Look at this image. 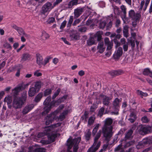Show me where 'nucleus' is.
<instances>
[{
	"instance_id": "obj_19",
	"label": "nucleus",
	"mask_w": 152,
	"mask_h": 152,
	"mask_svg": "<svg viewBox=\"0 0 152 152\" xmlns=\"http://www.w3.org/2000/svg\"><path fill=\"white\" fill-rule=\"evenodd\" d=\"M55 103L54 102H52L50 103V104L45 105V106L44 108V111L42 113V115L43 113H47L50 110L52 107V106L54 105Z\"/></svg>"
},
{
	"instance_id": "obj_21",
	"label": "nucleus",
	"mask_w": 152,
	"mask_h": 152,
	"mask_svg": "<svg viewBox=\"0 0 152 152\" xmlns=\"http://www.w3.org/2000/svg\"><path fill=\"white\" fill-rule=\"evenodd\" d=\"M39 91L34 87L30 88L28 91V95L29 96L32 97L34 96Z\"/></svg>"
},
{
	"instance_id": "obj_18",
	"label": "nucleus",
	"mask_w": 152,
	"mask_h": 152,
	"mask_svg": "<svg viewBox=\"0 0 152 152\" xmlns=\"http://www.w3.org/2000/svg\"><path fill=\"white\" fill-rule=\"evenodd\" d=\"M104 42L105 45H107V50H110L112 48L113 43L112 42L109 41V39L107 37H106L104 39Z\"/></svg>"
},
{
	"instance_id": "obj_4",
	"label": "nucleus",
	"mask_w": 152,
	"mask_h": 152,
	"mask_svg": "<svg viewBox=\"0 0 152 152\" xmlns=\"http://www.w3.org/2000/svg\"><path fill=\"white\" fill-rule=\"evenodd\" d=\"M101 133V130H99L94 137L93 145L88 150L87 152H95L98 149L100 146L101 142L98 141V140L100 137Z\"/></svg>"
},
{
	"instance_id": "obj_52",
	"label": "nucleus",
	"mask_w": 152,
	"mask_h": 152,
	"mask_svg": "<svg viewBox=\"0 0 152 152\" xmlns=\"http://www.w3.org/2000/svg\"><path fill=\"white\" fill-rule=\"evenodd\" d=\"M42 74L41 72H39L37 70L36 71L34 72V75L37 77H39L41 76Z\"/></svg>"
},
{
	"instance_id": "obj_3",
	"label": "nucleus",
	"mask_w": 152,
	"mask_h": 152,
	"mask_svg": "<svg viewBox=\"0 0 152 152\" xmlns=\"http://www.w3.org/2000/svg\"><path fill=\"white\" fill-rule=\"evenodd\" d=\"M61 125V123H58L56 124H54L50 126H48L45 128L44 133L45 134L48 135V140L50 142H53L55 140V138L57 137V134H55L52 133L50 134V132H53L54 129Z\"/></svg>"
},
{
	"instance_id": "obj_45",
	"label": "nucleus",
	"mask_w": 152,
	"mask_h": 152,
	"mask_svg": "<svg viewBox=\"0 0 152 152\" xmlns=\"http://www.w3.org/2000/svg\"><path fill=\"white\" fill-rule=\"evenodd\" d=\"M106 23L104 21L101 22L99 24V26L100 28L103 29L106 25Z\"/></svg>"
},
{
	"instance_id": "obj_2",
	"label": "nucleus",
	"mask_w": 152,
	"mask_h": 152,
	"mask_svg": "<svg viewBox=\"0 0 152 152\" xmlns=\"http://www.w3.org/2000/svg\"><path fill=\"white\" fill-rule=\"evenodd\" d=\"M27 98L26 93H23L20 97L13 99L12 102V107L15 110L21 109L25 102Z\"/></svg>"
},
{
	"instance_id": "obj_56",
	"label": "nucleus",
	"mask_w": 152,
	"mask_h": 152,
	"mask_svg": "<svg viewBox=\"0 0 152 152\" xmlns=\"http://www.w3.org/2000/svg\"><path fill=\"white\" fill-rule=\"evenodd\" d=\"M78 0H72L71 1L72 4L73 6L77 5L78 4Z\"/></svg>"
},
{
	"instance_id": "obj_50",
	"label": "nucleus",
	"mask_w": 152,
	"mask_h": 152,
	"mask_svg": "<svg viewBox=\"0 0 152 152\" xmlns=\"http://www.w3.org/2000/svg\"><path fill=\"white\" fill-rule=\"evenodd\" d=\"M113 41L114 42L115 44V48H116L120 45L121 43L116 39H114Z\"/></svg>"
},
{
	"instance_id": "obj_20",
	"label": "nucleus",
	"mask_w": 152,
	"mask_h": 152,
	"mask_svg": "<svg viewBox=\"0 0 152 152\" xmlns=\"http://www.w3.org/2000/svg\"><path fill=\"white\" fill-rule=\"evenodd\" d=\"M112 98V96H111L109 97L106 96H103L102 98L103 104L105 105H108L110 103V101Z\"/></svg>"
},
{
	"instance_id": "obj_14",
	"label": "nucleus",
	"mask_w": 152,
	"mask_h": 152,
	"mask_svg": "<svg viewBox=\"0 0 152 152\" xmlns=\"http://www.w3.org/2000/svg\"><path fill=\"white\" fill-rule=\"evenodd\" d=\"M84 10V8L80 7H78L74 10V18H77L81 14Z\"/></svg>"
},
{
	"instance_id": "obj_12",
	"label": "nucleus",
	"mask_w": 152,
	"mask_h": 152,
	"mask_svg": "<svg viewBox=\"0 0 152 152\" xmlns=\"http://www.w3.org/2000/svg\"><path fill=\"white\" fill-rule=\"evenodd\" d=\"M12 27L17 30L18 33L20 35H23L26 37H28L29 35L26 34L23 30L20 27H18L15 25H13Z\"/></svg>"
},
{
	"instance_id": "obj_24",
	"label": "nucleus",
	"mask_w": 152,
	"mask_h": 152,
	"mask_svg": "<svg viewBox=\"0 0 152 152\" xmlns=\"http://www.w3.org/2000/svg\"><path fill=\"white\" fill-rule=\"evenodd\" d=\"M133 132V131L132 129H130L126 133L125 137V140L130 139L132 138Z\"/></svg>"
},
{
	"instance_id": "obj_37",
	"label": "nucleus",
	"mask_w": 152,
	"mask_h": 152,
	"mask_svg": "<svg viewBox=\"0 0 152 152\" xmlns=\"http://www.w3.org/2000/svg\"><path fill=\"white\" fill-rule=\"evenodd\" d=\"M95 119V117L94 116H92L90 117L88 121V124L89 125L92 124L94 122Z\"/></svg>"
},
{
	"instance_id": "obj_43",
	"label": "nucleus",
	"mask_w": 152,
	"mask_h": 152,
	"mask_svg": "<svg viewBox=\"0 0 152 152\" xmlns=\"http://www.w3.org/2000/svg\"><path fill=\"white\" fill-rule=\"evenodd\" d=\"M45 149L43 148H39L34 150V152H45Z\"/></svg>"
},
{
	"instance_id": "obj_10",
	"label": "nucleus",
	"mask_w": 152,
	"mask_h": 152,
	"mask_svg": "<svg viewBox=\"0 0 152 152\" xmlns=\"http://www.w3.org/2000/svg\"><path fill=\"white\" fill-rule=\"evenodd\" d=\"M53 6L50 2H48L45 4L42 7V13H45L48 11H50L54 7Z\"/></svg>"
},
{
	"instance_id": "obj_27",
	"label": "nucleus",
	"mask_w": 152,
	"mask_h": 152,
	"mask_svg": "<svg viewBox=\"0 0 152 152\" xmlns=\"http://www.w3.org/2000/svg\"><path fill=\"white\" fill-rule=\"evenodd\" d=\"M22 88V86H19L14 88L12 90V93L14 95L17 94L20 91Z\"/></svg>"
},
{
	"instance_id": "obj_48",
	"label": "nucleus",
	"mask_w": 152,
	"mask_h": 152,
	"mask_svg": "<svg viewBox=\"0 0 152 152\" xmlns=\"http://www.w3.org/2000/svg\"><path fill=\"white\" fill-rule=\"evenodd\" d=\"M121 8L123 13V15H126V7L124 5H122L121 7Z\"/></svg>"
},
{
	"instance_id": "obj_55",
	"label": "nucleus",
	"mask_w": 152,
	"mask_h": 152,
	"mask_svg": "<svg viewBox=\"0 0 152 152\" xmlns=\"http://www.w3.org/2000/svg\"><path fill=\"white\" fill-rule=\"evenodd\" d=\"M134 142V141H130L127 142L126 145V147H128L130 145H133Z\"/></svg>"
},
{
	"instance_id": "obj_49",
	"label": "nucleus",
	"mask_w": 152,
	"mask_h": 152,
	"mask_svg": "<svg viewBox=\"0 0 152 152\" xmlns=\"http://www.w3.org/2000/svg\"><path fill=\"white\" fill-rule=\"evenodd\" d=\"M66 23V20L64 21L61 23L60 28L61 29H63L65 26Z\"/></svg>"
},
{
	"instance_id": "obj_8",
	"label": "nucleus",
	"mask_w": 152,
	"mask_h": 152,
	"mask_svg": "<svg viewBox=\"0 0 152 152\" xmlns=\"http://www.w3.org/2000/svg\"><path fill=\"white\" fill-rule=\"evenodd\" d=\"M129 15L130 18L136 21L139 20L141 17V15L140 14H135L133 10H131L129 11Z\"/></svg>"
},
{
	"instance_id": "obj_60",
	"label": "nucleus",
	"mask_w": 152,
	"mask_h": 152,
	"mask_svg": "<svg viewBox=\"0 0 152 152\" xmlns=\"http://www.w3.org/2000/svg\"><path fill=\"white\" fill-rule=\"evenodd\" d=\"M49 59L48 58H46L44 60V62H43V65L45 66L47 63H48L49 61Z\"/></svg>"
},
{
	"instance_id": "obj_34",
	"label": "nucleus",
	"mask_w": 152,
	"mask_h": 152,
	"mask_svg": "<svg viewBox=\"0 0 152 152\" xmlns=\"http://www.w3.org/2000/svg\"><path fill=\"white\" fill-rule=\"evenodd\" d=\"M121 18L124 23L127 24L129 23V19L126 17V15H123Z\"/></svg>"
},
{
	"instance_id": "obj_63",
	"label": "nucleus",
	"mask_w": 152,
	"mask_h": 152,
	"mask_svg": "<svg viewBox=\"0 0 152 152\" xmlns=\"http://www.w3.org/2000/svg\"><path fill=\"white\" fill-rule=\"evenodd\" d=\"M120 41L121 44L124 45L126 44L125 39L124 38L121 39Z\"/></svg>"
},
{
	"instance_id": "obj_6",
	"label": "nucleus",
	"mask_w": 152,
	"mask_h": 152,
	"mask_svg": "<svg viewBox=\"0 0 152 152\" xmlns=\"http://www.w3.org/2000/svg\"><path fill=\"white\" fill-rule=\"evenodd\" d=\"M59 111L56 110L51 114L47 115L45 118L46 120L45 124L46 125H48L52 123L54 120L57 118V114L59 113Z\"/></svg>"
},
{
	"instance_id": "obj_22",
	"label": "nucleus",
	"mask_w": 152,
	"mask_h": 152,
	"mask_svg": "<svg viewBox=\"0 0 152 152\" xmlns=\"http://www.w3.org/2000/svg\"><path fill=\"white\" fill-rule=\"evenodd\" d=\"M31 58V55L27 53H26L22 55L21 57V61H25L29 60Z\"/></svg>"
},
{
	"instance_id": "obj_40",
	"label": "nucleus",
	"mask_w": 152,
	"mask_h": 152,
	"mask_svg": "<svg viewBox=\"0 0 152 152\" xmlns=\"http://www.w3.org/2000/svg\"><path fill=\"white\" fill-rule=\"evenodd\" d=\"M52 92V90L50 89H48L45 90L44 91V96H46L50 94Z\"/></svg>"
},
{
	"instance_id": "obj_38",
	"label": "nucleus",
	"mask_w": 152,
	"mask_h": 152,
	"mask_svg": "<svg viewBox=\"0 0 152 152\" xmlns=\"http://www.w3.org/2000/svg\"><path fill=\"white\" fill-rule=\"evenodd\" d=\"M73 21V17L72 16H70L69 18L67 24V27H70Z\"/></svg>"
},
{
	"instance_id": "obj_28",
	"label": "nucleus",
	"mask_w": 152,
	"mask_h": 152,
	"mask_svg": "<svg viewBox=\"0 0 152 152\" xmlns=\"http://www.w3.org/2000/svg\"><path fill=\"white\" fill-rule=\"evenodd\" d=\"M12 96H8L5 97L4 99V102H7V104H10L12 101Z\"/></svg>"
},
{
	"instance_id": "obj_5",
	"label": "nucleus",
	"mask_w": 152,
	"mask_h": 152,
	"mask_svg": "<svg viewBox=\"0 0 152 152\" xmlns=\"http://www.w3.org/2000/svg\"><path fill=\"white\" fill-rule=\"evenodd\" d=\"M81 140L80 137H77L74 139H72L71 137L69 138L67 140V145L68 147V149L70 150L71 149L73 145H74L73 147V152H77L78 147V145L79 143Z\"/></svg>"
},
{
	"instance_id": "obj_29",
	"label": "nucleus",
	"mask_w": 152,
	"mask_h": 152,
	"mask_svg": "<svg viewBox=\"0 0 152 152\" xmlns=\"http://www.w3.org/2000/svg\"><path fill=\"white\" fill-rule=\"evenodd\" d=\"M91 134L90 130L87 129L85 133V137L87 140H88L90 139Z\"/></svg>"
},
{
	"instance_id": "obj_23",
	"label": "nucleus",
	"mask_w": 152,
	"mask_h": 152,
	"mask_svg": "<svg viewBox=\"0 0 152 152\" xmlns=\"http://www.w3.org/2000/svg\"><path fill=\"white\" fill-rule=\"evenodd\" d=\"M49 37V36L48 34L45 31H42L39 37V39L42 41H45L48 39Z\"/></svg>"
},
{
	"instance_id": "obj_58",
	"label": "nucleus",
	"mask_w": 152,
	"mask_h": 152,
	"mask_svg": "<svg viewBox=\"0 0 152 152\" xmlns=\"http://www.w3.org/2000/svg\"><path fill=\"white\" fill-rule=\"evenodd\" d=\"M62 0H56L53 4L54 7L62 1Z\"/></svg>"
},
{
	"instance_id": "obj_16",
	"label": "nucleus",
	"mask_w": 152,
	"mask_h": 152,
	"mask_svg": "<svg viewBox=\"0 0 152 152\" xmlns=\"http://www.w3.org/2000/svg\"><path fill=\"white\" fill-rule=\"evenodd\" d=\"M72 33L70 35V37L71 39L73 40H78L80 38V36L77 33V31L75 30H72Z\"/></svg>"
},
{
	"instance_id": "obj_51",
	"label": "nucleus",
	"mask_w": 152,
	"mask_h": 152,
	"mask_svg": "<svg viewBox=\"0 0 152 152\" xmlns=\"http://www.w3.org/2000/svg\"><path fill=\"white\" fill-rule=\"evenodd\" d=\"M129 118H134L135 119H136L137 117L135 114L134 112H132L130 115H129Z\"/></svg>"
},
{
	"instance_id": "obj_53",
	"label": "nucleus",
	"mask_w": 152,
	"mask_h": 152,
	"mask_svg": "<svg viewBox=\"0 0 152 152\" xmlns=\"http://www.w3.org/2000/svg\"><path fill=\"white\" fill-rule=\"evenodd\" d=\"M80 21L81 20L80 19H76L74 21L72 25L73 26H75L77 24H78L79 23Z\"/></svg>"
},
{
	"instance_id": "obj_57",
	"label": "nucleus",
	"mask_w": 152,
	"mask_h": 152,
	"mask_svg": "<svg viewBox=\"0 0 152 152\" xmlns=\"http://www.w3.org/2000/svg\"><path fill=\"white\" fill-rule=\"evenodd\" d=\"M108 146V145L104 144L103 145L102 148L101 149V150L103 151H105L107 148Z\"/></svg>"
},
{
	"instance_id": "obj_26",
	"label": "nucleus",
	"mask_w": 152,
	"mask_h": 152,
	"mask_svg": "<svg viewBox=\"0 0 152 152\" xmlns=\"http://www.w3.org/2000/svg\"><path fill=\"white\" fill-rule=\"evenodd\" d=\"M129 27L127 25H125L123 27V33L124 37L127 38L129 36Z\"/></svg>"
},
{
	"instance_id": "obj_59",
	"label": "nucleus",
	"mask_w": 152,
	"mask_h": 152,
	"mask_svg": "<svg viewBox=\"0 0 152 152\" xmlns=\"http://www.w3.org/2000/svg\"><path fill=\"white\" fill-rule=\"evenodd\" d=\"M55 20V19L53 18L52 17L50 18L48 20L49 23H53Z\"/></svg>"
},
{
	"instance_id": "obj_33",
	"label": "nucleus",
	"mask_w": 152,
	"mask_h": 152,
	"mask_svg": "<svg viewBox=\"0 0 152 152\" xmlns=\"http://www.w3.org/2000/svg\"><path fill=\"white\" fill-rule=\"evenodd\" d=\"M94 43V38L92 37H90L87 41V43L88 45L89 46H91L93 45Z\"/></svg>"
},
{
	"instance_id": "obj_61",
	"label": "nucleus",
	"mask_w": 152,
	"mask_h": 152,
	"mask_svg": "<svg viewBox=\"0 0 152 152\" xmlns=\"http://www.w3.org/2000/svg\"><path fill=\"white\" fill-rule=\"evenodd\" d=\"M86 28L83 27L79 29V31L81 32H84L86 31Z\"/></svg>"
},
{
	"instance_id": "obj_32",
	"label": "nucleus",
	"mask_w": 152,
	"mask_h": 152,
	"mask_svg": "<svg viewBox=\"0 0 152 152\" xmlns=\"http://www.w3.org/2000/svg\"><path fill=\"white\" fill-rule=\"evenodd\" d=\"M102 31H97L95 35V37H97L98 41H100L102 37Z\"/></svg>"
},
{
	"instance_id": "obj_41",
	"label": "nucleus",
	"mask_w": 152,
	"mask_h": 152,
	"mask_svg": "<svg viewBox=\"0 0 152 152\" xmlns=\"http://www.w3.org/2000/svg\"><path fill=\"white\" fill-rule=\"evenodd\" d=\"M141 120L144 123H147L149 121V120L146 116H144L141 118Z\"/></svg>"
},
{
	"instance_id": "obj_11",
	"label": "nucleus",
	"mask_w": 152,
	"mask_h": 152,
	"mask_svg": "<svg viewBox=\"0 0 152 152\" xmlns=\"http://www.w3.org/2000/svg\"><path fill=\"white\" fill-rule=\"evenodd\" d=\"M122 48L121 47H119L116 50L113 55V57L115 59H118L122 56L123 54Z\"/></svg>"
},
{
	"instance_id": "obj_62",
	"label": "nucleus",
	"mask_w": 152,
	"mask_h": 152,
	"mask_svg": "<svg viewBox=\"0 0 152 152\" xmlns=\"http://www.w3.org/2000/svg\"><path fill=\"white\" fill-rule=\"evenodd\" d=\"M112 25V23L111 21L110 22L107 26V29L110 28L111 27Z\"/></svg>"
},
{
	"instance_id": "obj_15",
	"label": "nucleus",
	"mask_w": 152,
	"mask_h": 152,
	"mask_svg": "<svg viewBox=\"0 0 152 152\" xmlns=\"http://www.w3.org/2000/svg\"><path fill=\"white\" fill-rule=\"evenodd\" d=\"M103 42H100L97 47L98 52L101 53H102L104 51L105 48L104 46Z\"/></svg>"
},
{
	"instance_id": "obj_54",
	"label": "nucleus",
	"mask_w": 152,
	"mask_h": 152,
	"mask_svg": "<svg viewBox=\"0 0 152 152\" xmlns=\"http://www.w3.org/2000/svg\"><path fill=\"white\" fill-rule=\"evenodd\" d=\"M128 44L127 43L126 44L124 45L123 46V48L124 51H126L128 49Z\"/></svg>"
},
{
	"instance_id": "obj_39",
	"label": "nucleus",
	"mask_w": 152,
	"mask_h": 152,
	"mask_svg": "<svg viewBox=\"0 0 152 152\" xmlns=\"http://www.w3.org/2000/svg\"><path fill=\"white\" fill-rule=\"evenodd\" d=\"M137 93L138 95H140L142 96H146L148 95V94L147 93L143 92L142 91H140L139 90H137Z\"/></svg>"
},
{
	"instance_id": "obj_42",
	"label": "nucleus",
	"mask_w": 152,
	"mask_h": 152,
	"mask_svg": "<svg viewBox=\"0 0 152 152\" xmlns=\"http://www.w3.org/2000/svg\"><path fill=\"white\" fill-rule=\"evenodd\" d=\"M60 89L58 88L55 92L53 96H52V99H54L59 94L60 91Z\"/></svg>"
},
{
	"instance_id": "obj_13",
	"label": "nucleus",
	"mask_w": 152,
	"mask_h": 152,
	"mask_svg": "<svg viewBox=\"0 0 152 152\" xmlns=\"http://www.w3.org/2000/svg\"><path fill=\"white\" fill-rule=\"evenodd\" d=\"M34 105L33 104L26 105L23 108L22 113L25 115L30 112L34 107Z\"/></svg>"
},
{
	"instance_id": "obj_7",
	"label": "nucleus",
	"mask_w": 152,
	"mask_h": 152,
	"mask_svg": "<svg viewBox=\"0 0 152 152\" xmlns=\"http://www.w3.org/2000/svg\"><path fill=\"white\" fill-rule=\"evenodd\" d=\"M121 102L120 99L118 98H116L113 102V106L114 107V109L115 111L111 112L112 114L118 115L119 110L118 107L120 102Z\"/></svg>"
},
{
	"instance_id": "obj_46",
	"label": "nucleus",
	"mask_w": 152,
	"mask_h": 152,
	"mask_svg": "<svg viewBox=\"0 0 152 152\" xmlns=\"http://www.w3.org/2000/svg\"><path fill=\"white\" fill-rule=\"evenodd\" d=\"M150 71L148 69H145L143 71V74L144 75H149Z\"/></svg>"
},
{
	"instance_id": "obj_1",
	"label": "nucleus",
	"mask_w": 152,
	"mask_h": 152,
	"mask_svg": "<svg viewBox=\"0 0 152 152\" xmlns=\"http://www.w3.org/2000/svg\"><path fill=\"white\" fill-rule=\"evenodd\" d=\"M113 123V120L111 118L106 119L105 124L102 128V132L103 136L105 137V140L107 143L110 140V138L113 134L112 126H111Z\"/></svg>"
},
{
	"instance_id": "obj_36",
	"label": "nucleus",
	"mask_w": 152,
	"mask_h": 152,
	"mask_svg": "<svg viewBox=\"0 0 152 152\" xmlns=\"http://www.w3.org/2000/svg\"><path fill=\"white\" fill-rule=\"evenodd\" d=\"M51 100V97L50 96L48 97L45 99L43 102L44 105H47L50 104V102Z\"/></svg>"
},
{
	"instance_id": "obj_47",
	"label": "nucleus",
	"mask_w": 152,
	"mask_h": 152,
	"mask_svg": "<svg viewBox=\"0 0 152 152\" xmlns=\"http://www.w3.org/2000/svg\"><path fill=\"white\" fill-rule=\"evenodd\" d=\"M104 111V109L103 107H101L99 110L98 115L101 117L103 114Z\"/></svg>"
},
{
	"instance_id": "obj_64",
	"label": "nucleus",
	"mask_w": 152,
	"mask_h": 152,
	"mask_svg": "<svg viewBox=\"0 0 152 152\" xmlns=\"http://www.w3.org/2000/svg\"><path fill=\"white\" fill-rule=\"evenodd\" d=\"M130 43H131V46L132 48H134L135 46V42L134 40H131L130 41Z\"/></svg>"
},
{
	"instance_id": "obj_25",
	"label": "nucleus",
	"mask_w": 152,
	"mask_h": 152,
	"mask_svg": "<svg viewBox=\"0 0 152 152\" xmlns=\"http://www.w3.org/2000/svg\"><path fill=\"white\" fill-rule=\"evenodd\" d=\"M43 83L40 81H37L34 83V87L38 91H39Z\"/></svg>"
},
{
	"instance_id": "obj_31",
	"label": "nucleus",
	"mask_w": 152,
	"mask_h": 152,
	"mask_svg": "<svg viewBox=\"0 0 152 152\" xmlns=\"http://www.w3.org/2000/svg\"><path fill=\"white\" fill-rule=\"evenodd\" d=\"M42 96L43 94L42 93H39L35 97L34 99L35 101L36 102H39L42 97Z\"/></svg>"
},
{
	"instance_id": "obj_17",
	"label": "nucleus",
	"mask_w": 152,
	"mask_h": 152,
	"mask_svg": "<svg viewBox=\"0 0 152 152\" xmlns=\"http://www.w3.org/2000/svg\"><path fill=\"white\" fill-rule=\"evenodd\" d=\"M37 63L39 66L41 67L42 65L43 64V58L42 56L39 54H37L36 55Z\"/></svg>"
},
{
	"instance_id": "obj_9",
	"label": "nucleus",
	"mask_w": 152,
	"mask_h": 152,
	"mask_svg": "<svg viewBox=\"0 0 152 152\" xmlns=\"http://www.w3.org/2000/svg\"><path fill=\"white\" fill-rule=\"evenodd\" d=\"M152 131V127L148 126H142L140 129V133L142 135Z\"/></svg>"
},
{
	"instance_id": "obj_30",
	"label": "nucleus",
	"mask_w": 152,
	"mask_h": 152,
	"mask_svg": "<svg viewBox=\"0 0 152 152\" xmlns=\"http://www.w3.org/2000/svg\"><path fill=\"white\" fill-rule=\"evenodd\" d=\"M68 111L67 110L64 111L59 116L58 119L61 121L63 120L65 118V116L66 115Z\"/></svg>"
},
{
	"instance_id": "obj_35",
	"label": "nucleus",
	"mask_w": 152,
	"mask_h": 152,
	"mask_svg": "<svg viewBox=\"0 0 152 152\" xmlns=\"http://www.w3.org/2000/svg\"><path fill=\"white\" fill-rule=\"evenodd\" d=\"M147 142L146 140H144L141 142H140L137 145L136 147L137 149H139L140 148H142L143 146V144H145L147 143Z\"/></svg>"
},
{
	"instance_id": "obj_44",
	"label": "nucleus",
	"mask_w": 152,
	"mask_h": 152,
	"mask_svg": "<svg viewBox=\"0 0 152 152\" xmlns=\"http://www.w3.org/2000/svg\"><path fill=\"white\" fill-rule=\"evenodd\" d=\"M121 150H123L122 147V145L121 144L119 145L117 147L115 148V151H120Z\"/></svg>"
}]
</instances>
